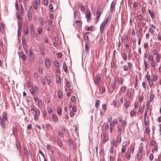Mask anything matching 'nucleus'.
Wrapping results in <instances>:
<instances>
[{"label":"nucleus","mask_w":161,"mask_h":161,"mask_svg":"<svg viewBox=\"0 0 161 161\" xmlns=\"http://www.w3.org/2000/svg\"><path fill=\"white\" fill-rule=\"evenodd\" d=\"M147 111H146L145 112L144 116V122L145 125L147 126L148 125V123L149 121L147 120H146V117L147 114Z\"/></svg>","instance_id":"4"},{"label":"nucleus","mask_w":161,"mask_h":161,"mask_svg":"<svg viewBox=\"0 0 161 161\" xmlns=\"http://www.w3.org/2000/svg\"><path fill=\"white\" fill-rule=\"evenodd\" d=\"M85 16L86 18H87V21L88 22H89L91 20V14L90 13L89 10H86L85 14Z\"/></svg>","instance_id":"3"},{"label":"nucleus","mask_w":161,"mask_h":161,"mask_svg":"<svg viewBox=\"0 0 161 161\" xmlns=\"http://www.w3.org/2000/svg\"><path fill=\"white\" fill-rule=\"evenodd\" d=\"M142 157V153H138L137 154V158L138 160H141Z\"/></svg>","instance_id":"21"},{"label":"nucleus","mask_w":161,"mask_h":161,"mask_svg":"<svg viewBox=\"0 0 161 161\" xmlns=\"http://www.w3.org/2000/svg\"><path fill=\"white\" fill-rule=\"evenodd\" d=\"M149 131L150 130L148 127L146 128L145 130V132L146 134H149Z\"/></svg>","instance_id":"45"},{"label":"nucleus","mask_w":161,"mask_h":161,"mask_svg":"<svg viewBox=\"0 0 161 161\" xmlns=\"http://www.w3.org/2000/svg\"><path fill=\"white\" fill-rule=\"evenodd\" d=\"M57 142L58 143V145L60 147H61L62 146V143L61 142V141L59 139H57Z\"/></svg>","instance_id":"34"},{"label":"nucleus","mask_w":161,"mask_h":161,"mask_svg":"<svg viewBox=\"0 0 161 161\" xmlns=\"http://www.w3.org/2000/svg\"><path fill=\"white\" fill-rule=\"evenodd\" d=\"M144 105L143 106V107H141L139 108V111L141 113H142L143 110H144Z\"/></svg>","instance_id":"44"},{"label":"nucleus","mask_w":161,"mask_h":161,"mask_svg":"<svg viewBox=\"0 0 161 161\" xmlns=\"http://www.w3.org/2000/svg\"><path fill=\"white\" fill-rule=\"evenodd\" d=\"M63 69L64 70V71L65 72H67V70H68V68H67V67L66 66V64L64 63H63Z\"/></svg>","instance_id":"15"},{"label":"nucleus","mask_w":161,"mask_h":161,"mask_svg":"<svg viewBox=\"0 0 161 161\" xmlns=\"http://www.w3.org/2000/svg\"><path fill=\"white\" fill-rule=\"evenodd\" d=\"M56 82L57 84H60L61 83L60 78V77L57 76V81Z\"/></svg>","instance_id":"32"},{"label":"nucleus","mask_w":161,"mask_h":161,"mask_svg":"<svg viewBox=\"0 0 161 161\" xmlns=\"http://www.w3.org/2000/svg\"><path fill=\"white\" fill-rule=\"evenodd\" d=\"M75 23L79 24L80 26H81L82 24V22L80 20H76L75 21Z\"/></svg>","instance_id":"40"},{"label":"nucleus","mask_w":161,"mask_h":161,"mask_svg":"<svg viewBox=\"0 0 161 161\" xmlns=\"http://www.w3.org/2000/svg\"><path fill=\"white\" fill-rule=\"evenodd\" d=\"M154 97V95L153 94H151L150 97V101L151 102L153 101Z\"/></svg>","instance_id":"41"},{"label":"nucleus","mask_w":161,"mask_h":161,"mask_svg":"<svg viewBox=\"0 0 161 161\" xmlns=\"http://www.w3.org/2000/svg\"><path fill=\"white\" fill-rule=\"evenodd\" d=\"M153 156L152 153H151L149 156V159L151 161H152L153 159Z\"/></svg>","instance_id":"48"},{"label":"nucleus","mask_w":161,"mask_h":161,"mask_svg":"<svg viewBox=\"0 0 161 161\" xmlns=\"http://www.w3.org/2000/svg\"><path fill=\"white\" fill-rule=\"evenodd\" d=\"M19 57L23 60H24L26 59L25 55L22 52H20L19 53Z\"/></svg>","instance_id":"10"},{"label":"nucleus","mask_w":161,"mask_h":161,"mask_svg":"<svg viewBox=\"0 0 161 161\" xmlns=\"http://www.w3.org/2000/svg\"><path fill=\"white\" fill-rule=\"evenodd\" d=\"M52 119L53 120V121L55 122H57L58 121V119L57 116L54 114L53 115H52Z\"/></svg>","instance_id":"17"},{"label":"nucleus","mask_w":161,"mask_h":161,"mask_svg":"<svg viewBox=\"0 0 161 161\" xmlns=\"http://www.w3.org/2000/svg\"><path fill=\"white\" fill-rule=\"evenodd\" d=\"M58 135L62 137H63L64 136L63 133L61 131L58 132Z\"/></svg>","instance_id":"53"},{"label":"nucleus","mask_w":161,"mask_h":161,"mask_svg":"<svg viewBox=\"0 0 161 161\" xmlns=\"http://www.w3.org/2000/svg\"><path fill=\"white\" fill-rule=\"evenodd\" d=\"M158 79V77H157V76L155 75H153V81H156V80Z\"/></svg>","instance_id":"47"},{"label":"nucleus","mask_w":161,"mask_h":161,"mask_svg":"<svg viewBox=\"0 0 161 161\" xmlns=\"http://www.w3.org/2000/svg\"><path fill=\"white\" fill-rule=\"evenodd\" d=\"M103 11V10L101 8H98L97 11L96 12V19L97 21L96 24H97L98 21L100 19V17L101 16V14L102 13V11Z\"/></svg>","instance_id":"1"},{"label":"nucleus","mask_w":161,"mask_h":161,"mask_svg":"<svg viewBox=\"0 0 161 161\" xmlns=\"http://www.w3.org/2000/svg\"><path fill=\"white\" fill-rule=\"evenodd\" d=\"M30 29H31V33L33 34H34L35 33L34 29V27L33 25H31Z\"/></svg>","instance_id":"28"},{"label":"nucleus","mask_w":161,"mask_h":161,"mask_svg":"<svg viewBox=\"0 0 161 161\" xmlns=\"http://www.w3.org/2000/svg\"><path fill=\"white\" fill-rule=\"evenodd\" d=\"M129 102L128 101H126L124 103V105L126 108L127 109L129 106Z\"/></svg>","instance_id":"35"},{"label":"nucleus","mask_w":161,"mask_h":161,"mask_svg":"<svg viewBox=\"0 0 161 161\" xmlns=\"http://www.w3.org/2000/svg\"><path fill=\"white\" fill-rule=\"evenodd\" d=\"M100 76L98 74L96 75V80H94L95 84L97 85L100 81Z\"/></svg>","instance_id":"6"},{"label":"nucleus","mask_w":161,"mask_h":161,"mask_svg":"<svg viewBox=\"0 0 161 161\" xmlns=\"http://www.w3.org/2000/svg\"><path fill=\"white\" fill-rule=\"evenodd\" d=\"M57 110L58 114L61 115V110L60 108L59 107H58Z\"/></svg>","instance_id":"27"},{"label":"nucleus","mask_w":161,"mask_h":161,"mask_svg":"<svg viewBox=\"0 0 161 161\" xmlns=\"http://www.w3.org/2000/svg\"><path fill=\"white\" fill-rule=\"evenodd\" d=\"M45 64L47 68L49 67L51 65V62L48 58H46L45 61Z\"/></svg>","instance_id":"8"},{"label":"nucleus","mask_w":161,"mask_h":161,"mask_svg":"<svg viewBox=\"0 0 161 161\" xmlns=\"http://www.w3.org/2000/svg\"><path fill=\"white\" fill-rule=\"evenodd\" d=\"M120 90L122 92H124L126 90L125 86H124L121 87Z\"/></svg>","instance_id":"38"},{"label":"nucleus","mask_w":161,"mask_h":161,"mask_svg":"<svg viewBox=\"0 0 161 161\" xmlns=\"http://www.w3.org/2000/svg\"><path fill=\"white\" fill-rule=\"evenodd\" d=\"M148 31L152 35H153L154 32L153 30L150 27L149 28Z\"/></svg>","instance_id":"43"},{"label":"nucleus","mask_w":161,"mask_h":161,"mask_svg":"<svg viewBox=\"0 0 161 161\" xmlns=\"http://www.w3.org/2000/svg\"><path fill=\"white\" fill-rule=\"evenodd\" d=\"M115 7L114 3V2H112L111 4L110 7V11L111 12H112L114 10V9Z\"/></svg>","instance_id":"26"},{"label":"nucleus","mask_w":161,"mask_h":161,"mask_svg":"<svg viewBox=\"0 0 161 161\" xmlns=\"http://www.w3.org/2000/svg\"><path fill=\"white\" fill-rule=\"evenodd\" d=\"M107 134L106 132H104L103 133V141L104 142H106L107 141L106 138Z\"/></svg>","instance_id":"16"},{"label":"nucleus","mask_w":161,"mask_h":161,"mask_svg":"<svg viewBox=\"0 0 161 161\" xmlns=\"http://www.w3.org/2000/svg\"><path fill=\"white\" fill-rule=\"evenodd\" d=\"M54 64L55 66L57 68H58L59 66V63L57 61L54 62Z\"/></svg>","instance_id":"49"},{"label":"nucleus","mask_w":161,"mask_h":161,"mask_svg":"<svg viewBox=\"0 0 161 161\" xmlns=\"http://www.w3.org/2000/svg\"><path fill=\"white\" fill-rule=\"evenodd\" d=\"M16 146L18 149L19 150L20 149V145L19 143H17L16 144Z\"/></svg>","instance_id":"57"},{"label":"nucleus","mask_w":161,"mask_h":161,"mask_svg":"<svg viewBox=\"0 0 161 161\" xmlns=\"http://www.w3.org/2000/svg\"><path fill=\"white\" fill-rule=\"evenodd\" d=\"M78 8L83 13H84L85 11V8L84 6H82L81 4H80L78 5Z\"/></svg>","instance_id":"9"},{"label":"nucleus","mask_w":161,"mask_h":161,"mask_svg":"<svg viewBox=\"0 0 161 161\" xmlns=\"http://www.w3.org/2000/svg\"><path fill=\"white\" fill-rule=\"evenodd\" d=\"M85 49L86 52L87 53L89 51V47L87 43H86L85 45Z\"/></svg>","instance_id":"31"},{"label":"nucleus","mask_w":161,"mask_h":161,"mask_svg":"<svg viewBox=\"0 0 161 161\" xmlns=\"http://www.w3.org/2000/svg\"><path fill=\"white\" fill-rule=\"evenodd\" d=\"M136 112L133 110H131L130 112V115L131 117H133L134 115H136Z\"/></svg>","instance_id":"23"},{"label":"nucleus","mask_w":161,"mask_h":161,"mask_svg":"<svg viewBox=\"0 0 161 161\" xmlns=\"http://www.w3.org/2000/svg\"><path fill=\"white\" fill-rule=\"evenodd\" d=\"M149 13L152 18H153V17H154L155 15L153 11H151L149 10Z\"/></svg>","instance_id":"30"},{"label":"nucleus","mask_w":161,"mask_h":161,"mask_svg":"<svg viewBox=\"0 0 161 161\" xmlns=\"http://www.w3.org/2000/svg\"><path fill=\"white\" fill-rule=\"evenodd\" d=\"M0 125L2 128H4L5 127V124L4 120L0 116Z\"/></svg>","instance_id":"7"},{"label":"nucleus","mask_w":161,"mask_h":161,"mask_svg":"<svg viewBox=\"0 0 161 161\" xmlns=\"http://www.w3.org/2000/svg\"><path fill=\"white\" fill-rule=\"evenodd\" d=\"M71 100L74 103L75 101V97L74 96H72L71 98Z\"/></svg>","instance_id":"55"},{"label":"nucleus","mask_w":161,"mask_h":161,"mask_svg":"<svg viewBox=\"0 0 161 161\" xmlns=\"http://www.w3.org/2000/svg\"><path fill=\"white\" fill-rule=\"evenodd\" d=\"M122 58L124 60H126L127 58V55L125 53H124L122 55Z\"/></svg>","instance_id":"29"},{"label":"nucleus","mask_w":161,"mask_h":161,"mask_svg":"<svg viewBox=\"0 0 161 161\" xmlns=\"http://www.w3.org/2000/svg\"><path fill=\"white\" fill-rule=\"evenodd\" d=\"M125 155L126 158L128 160H129L130 158V152H127L126 153Z\"/></svg>","instance_id":"20"},{"label":"nucleus","mask_w":161,"mask_h":161,"mask_svg":"<svg viewBox=\"0 0 161 161\" xmlns=\"http://www.w3.org/2000/svg\"><path fill=\"white\" fill-rule=\"evenodd\" d=\"M49 8L50 9V10L51 12H53V7L52 4H49Z\"/></svg>","instance_id":"36"},{"label":"nucleus","mask_w":161,"mask_h":161,"mask_svg":"<svg viewBox=\"0 0 161 161\" xmlns=\"http://www.w3.org/2000/svg\"><path fill=\"white\" fill-rule=\"evenodd\" d=\"M47 110L49 113H50L52 111V110L51 107H48L47 108Z\"/></svg>","instance_id":"64"},{"label":"nucleus","mask_w":161,"mask_h":161,"mask_svg":"<svg viewBox=\"0 0 161 161\" xmlns=\"http://www.w3.org/2000/svg\"><path fill=\"white\" fill-rule=\"evenodd\" d=\"M13 134L14 136H15L17 134V131L16 127L13 128Z\"/></svg>","instance_id":"25"},{"label":"nucleus","mask_w":161,"mask_h":161,"mask_svg":"<svg viewBox=\"0 0 161 161\" xmlns=\"http://www.w3.org/2000/svg\"><path fill=\"white\" fill-rule=\"evenodd\" d=\"M27 14L29 20L30 21H31L32 20V15L31 14V12L30 10H28L27 12Z\"/></svg>","instance_id":"11"},{"label":"nucleus","mask_w":161,"mask_h":161,"mask_svg":"<svg viewBox=\"0 0 161 161\" xmlns=\"http://www.w3.org/2000/svg\"><path fill=\"white\" fill-rule=\"evenodd\" d=\"M36 115L39 116L40 114V111L38 109H36V111L35 114Z\"/></svg>","instance_id":"56"},{"label":"nucleus","mask_w":161,"mask_h":161,"mask_svg":"<svg viewBox=\"0 0 161 161\" xmlns=\"http://www.w3.org/2000/svg\"><path fill=\"white\" fill-rule=\"evenodd\" d=\"M38 105L40 107H41L42 106V101L39 100L38 101Z\"/></svg>","instance_id":"50"},{"label":"nucleus","mask_w":161,"mask_h":161,"mask_svg":"<svg viewBox=\"0 0 161 161\" xmlns=\"http://www.w3.org/2000/svg\"><path fill=\"white\" fill-rule=\"evenodd\" d=\"M62 55L61 53H58V57L59 58H60L62 57Z\"/></svg>","instance_id":"60"},{"label":"nucleus","mask_w":161,"mask_h":161,"mask_svg":"<svg viewBox=\"0 0 161 161\" xmlns=\"http://www.w3.org/2000/svg\"><path fill=\"white\" fill-rule=\"evenodd\" d=\"M110 20V18L109 17H108L106 19V20L105 21L103 22L104 24L106 25L108 23L109 21V20Z\"/></svg>","instance_id":"37"},{"label":"nucleus","mask_w":161,"mask_h":161,"mask_svg":"<svg viewBox=\"0 0 161 161\" xmlns=\"http://www.w3.org/2000/svg\"><path fill=\"white\" fill-rule=\"evenodd\" d=\"M122 127L120 126H118V133L119 135H120L122 133Z\"/></svg>","instance_id":"24"},{"label":"nucleus","mask_w":161,"mask_h":161,"mask_svg":"<svg viewBox=\"0 0 161 161\" xmlns=\"http://www.w3.org/2000/svg\"><path fill=\"white\" fill-rule=\"evenodd\" d=\"M156 60L157 62H159L160 61L159 54H158L156 56Z\"/></svg>","instance_id":"51"},{"label":"nucleus","mask_w":161,"mask_h":161,"mask_svg":"<svg viewBox=\"0 0 161 161\" xmlns=\"http://www.w3.org/2000/svg\"><path fill=\"white\" fill-rule=\"evenodd\" d=\"M32 128V125L31 124H29L27 126V129L28 130H31Z\"/></svg>","instance_id":"59"},{"label":"nucleus","mask_w":161,"mask_h":161,"mask_svg":"<svg viewBox=\"0 0 161 161\" xmlns=\"http://www.w3.org/2000/svg\"><path fill=\"white\" fill-rule=\"evenodd\" d=\"M2 119L5 121H7L8 120V118L7 117V115L6 112H4L3 113Z\"/></svg>","instance_id":"5"},{"label":"nucleus","mask_w":161,"mask_h":161,"mask_svg":"<svg viewBox=\"0 0 161 161\" xmlns=\"http://www.w3.org/2000/svg\"><path fill=\"white\" fill-rule=\"evenodd\" d=\"M68 142L69 143L70 146H73V141L71 139H69Z\"/></svg>","instance_id":"39"},{"label":"nucleus","mask_w":161,"mask_h":161,"mask_svg":"<svg viewBox=\"0 0 161 161\" xmlns=\"http://www.w3.org/2000/svg\"><path fill=\"white\" fill-rule=\"evenodd\" d=\"M149 84L150 87L153 86V82L151 80H149Z\"/></svg>","instance_id":"54"},{"label":"nucleus","mask_w":161,"mask_h":161,"mask_svg":"<svg viewBox=\"0 0 161 161\" xmlns=\"http://www.w3.org/2000/svg\"><path fill=\"white\" fill-rule=\"evenodd\" d=\"M114 152V147L112 146L110 148V153H112Z\"/></svg>","instance_id":"63"},{"label":"nucleus","mask_w":161,"mask_h":161,"mask_svg":"<svg viewBox=\"0 0 161 161\" xmlns=\"http://www.w3.org/2000/svg\"><path fill=\"white\" fill-rule=\"evenodd\" d=\"M40 3V0H35L33 1L32 4L34 8L35 9H36L37 8V4H39Z\"/></svg>","instance_id":"2"},{"label":"nucleus","mask_w":161,"mask_h":161,"mask_svg":"<svg viewBox=\"0 0 161 161\" xmlns=\"http://www.w3.org/2000/svg\"><path fill=\"white\" fill-rule=\"evenodd\" d=\"M131 49H130V50L129 51V53H128V58L129 59H130L131 58V57L132 56V54L131 52Z\"/></svg>","instance_id":"42"},{"label":"nucleus","mask_w":161,"mask_h":161,"mask_svg":"<svg viewBox=\"0 0 161 161\" xmlns=\"http://www.w3.org/2000/svg\"><path fill=\"white\" fill-rule=\"evenodd\" d=\"M66 86L68 88H69L70 87V84L69 82L67 81L66 82Z\"/></svg>","instance_id":"62"},{"label":"nucleus","mask_w":161,"mask_h":161,"mask_svg":"<svg viewBox=\"0 0 161 161\" xmlns=\"http://www.w3.org/2000/svg\"><path fill=\"white\" fill-rule=\"evenodd\" d=\"M143 96H142L140 97L139 100L140 102H142V101L143 99Z\"/></svg>","instance_id":"61"},{"label":"nucleus","mask_w":161,"mask_h":161,"mask_svg":"<svg viewBox=\"0 0 161 161\" xmlns=\"http://www.w3.org/2000/svg\"><path fill=\"white\" fill-rule=\"evenodd\" d=\"M100 103V101L99 100H97L96 101L95 107L97 108H99Z\"/></svg>","instance_id":"18"},{"label":"nucleus","mask_w":161,"mask_h":161,"mask_svg":"<svg viewBox=\"0 0 161 161\" xmlns=\"http://www.w3.org/2000/svg\"><path fill=\"white\" fill-rule=\"evenodd\" d=\"M106 25V24H104V22H103L102 24L100 27V32L101 33H103L105 26Z\"/></svg>","instance_id":"12"},{"label":"nucleus","mask_w":161,"mask_h":161,"mask_svg":"<svg viewBox=\"0 0 161 161\" xmlns=\"http://www.w3.org/2000/svg\"><path fill=\"white\" fill-rule=\"evenodd\" d=\"M111 86L113 89L114 90L115 87V83L113 82L111 84Z\"/></svg>","instance_id":"46"},{"label":"nucleus","mask_w":161,"mask_h":161,"mask_svg":"<svg viewBox=\"0 0 161 161\" xmlns=\"http://www.w3.org/2000/svg\"><path fill=\"white\" fill-rule=\"evenodd\" d=\"M146 79L148 81L150 80V76L149 75H147L146 76Z\"/></svg>","instance_id":"58"},{"label":"nucleus","mask_w":161,"mask_h":161,"mask_svg":"<svg viewBox=\"0 0 161 161\" xmlns=\"http://www.w3.org/2000/svg\"><path fill=\"white\" fill-rule=\"evenodd\" d=\"M146 104L147 108V109L148 110L149 108L150 105V103L148 101H147Z\"/></svg>","instance_id":"52"},{"label":"nucleus","mask_w":161,"mask_h":161,"mask_svg":"<svg viewBox=\"0 0 161 161\" xmlns=\"http://www.w3.org/2000/svg\"><path fill=\"white\" fill-rule=\"evenodd\" d=\"M147 58L148 59H150L151 61H153V57L152 55H150V54H148L147 55Z\"/></svg>","instance_id":"19"},{"label":"nucleus","mask_w":161,"mask_h":161,"mask_svg":"<svg viewBox=\"0 0 161 161\" xmlns=\"http://www.w3.org/2000/svg\"><path fill=\"white\" fill-rule=\"evenodd\" d=\"M24 33L25 35H27L28 32V28L26 25H24Z\"/></svg>","instance_id":"13"},{"label":"nucleus","mask_w":161,"mask_h":161,"mask_svg":"<svg viewBox=\"0 0 161 161\" xmlns=\"http://www.w3.org/2000/svg\"><path fill=\"white\" fill-rule=\"evenodd\" d=\"M58 97L59 98H61L62 97V93L60 90H58L57 92Z\"/></svg>","instance_id":"22"},{"label":"nucleus","mask_w":161,"mask_h":161,"mask_svg":"<svg viewBox=\"0 0 161 161\" xmlns=\"http://www.w3.org/2000/svg\"><path fill=\"white\" fill-rule=\"evenodd\" d=\"M31 93L33 95L35 93L34 92V88L33 87H31L30 88Z\"/></svg>","instance_id":"33"},{"label":"nucleus","mask_w":161,"mask_h":161,"mask_svg":"<svg viewBox=\"0 0 161 161\" xmlns=\"http://www.w3.org/2000/svg\"><path fill=\"white\" fill-rule=\"evenodd\" d=\"M117 120L116 119H114L112 121H111L110 123V126H111V125H112V126L114 127V125L117 124Z\"/></svg>","instance_id":"14"}]
</instances>
